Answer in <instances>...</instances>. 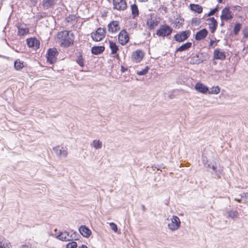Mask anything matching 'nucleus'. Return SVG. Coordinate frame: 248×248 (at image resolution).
<instances>
[{"mask_svg":"<svg viewBox=\"0 0 248 248\" xmlns=\"http://www.w3.org/2000/svg\"><path fill=\"white\" fill-rule=\"evenodd\" d=\"M56 38L60 46L68 47L74 44L75 36L71 31H62L57 33Z\"/></svg>","mask_w":248,"mask_h":248,"instance_id":"obj_1","label":"nucleus"},{"mask_svg":"<svg viewBox=\"0 0 248 248\" xmlns=\"http://www.w3.org/2000/svg\"><path fill=\"white\" fill-rule=\"evenodd\" d=\"M172 28L166 24L161 25L156 31V35L159 37H165L170 35L172 32Z\"/></svg>","mask_w":248,"mask_h":248,"instance_id":"obj_2","label":"nucleus"},{"mask_svg":"<svg viewBox=\"0 0 248 248\" xmlns=\"http://www.w3.org/2000/svg\"><path fill=\"white\" fill-rule=\"evenodd\" d=\"M106 30L104 28H98L96 31L91 34L93 40L96 42H99L103 40L106 36Z\"/></svg>","mask_w":248,"mask_h":248,"instance_id":"obj_3","label":"nucleus"},{"mask_svg":"<svg viewBox=\"0 0 248 248\" xmlns=\"http://www.w3.org/2000/svg\"><path fill=\"white\" fill-rule=\"evenodd\" d=\"M58 54L59 53L56 48L53 47L48 49L46 53L47 62L50 64L55 63L56 62Z\"/></svg>","mask_w":248,"mask_h":248,"instance_id":"obj_4","label":"nucleus"},{"mask_svg":"<svg viewBox=\"0 0 248 248\" xmlns=\"http://www.w3.org/2000/svg\"><path fill=\"white\" fill-rule=\"evenodd\" d=\"M145 56V52L141 49H137L131 54V61L134 63H139Z\"/></svg>","mask_w":248,"mask_h":248,"instance_id":"obj_5","label":"nucleus"},{"mask_svg":"<svg viewBox=\"0 0 248 248\" xmlns=\"http://www.w3.org/2000/svg\"><path fill=\"white\" fill-rule=\"evenodd\" d=\"M233 17V14L230 10V7H225L221 11L220 19L222 21H228L231 20Z\"/></svg>","mask_w":248,"mask_h":248,"instance_id":"obj_6","label":"nucleus"},{"mask_svg":"<svg viewBox=\"0 0 248 248\" xmlns=\"http://www.w3.org/2000/svg\"><path fill=\"white\" fill-rule=\"evenodd\" d=\"M129 34L125 30H121L118 34V42L122 46L126 45L129 42Z\"/></svg>","mask_w":248,"mask_h":248,"instance_id":"obj_7","label":"nucleus"},{"mask_svg":"<svg viewBox=\"0 0 248 248\" xmlns=\"http://www.w3.org/2000/svg\"><path fill=\"white\" fill-rule=\"evenodd\" d=\"M181 224V221L179 218L173 216L171 219V222L168 224V228L170 230L174 231L178 230Z\"/></svg>","mask_w":248,"mask_h":248,"instance_id":"obj_8","label":"nucleus"},{"mask_svg":"<svg viewBox=\"0 0 248 248\" xmlns=\"http://www.w3.org/2000/svg\"><path fill=\"white\" fill-rule=\"evenodd\" d=\"M190 34V31H183L176 34L174 36V39L176 42H182L186 40L189 37Z\"/></svg>","mask_w":248,"mask_h":248,"instance_id":"obj_9","label":"nucleus"},{"mask_svg":"<svg viewBox=\"0 0 248 248\" xmlns=\"http://www.w3.org/2000/svg\"><path fill=\"white\" fill-rule=\"evenodd\" d=\"M121 29L119 22L116 20L111 21L108 25V31L111 33L117 32Z\"/></svg>","mask_w":248,"mask_h":248,"instance_id":"obj_10","label":"nucleus"},{"mask_svg":"<svg viewBox=\"0 0 248 248\" xmlns=\"http://www.w3.org/2000/svg\"><path fill=\"white\" fill-rule=\"evenodd\" d=\"M113 9L118 11L124 10L127 7L126 0H113Z\"/></svg>","mask_w":248,"mask_h":248,"instance_id":"obj_11","label":"nucleus"},{"mask_svg":"<svg viewBox=\"0 0 248 248\" xmlns=\"http://www.w3.org/2000/svg\"><path fill=\"white\" fill-rule=\"evenodd\" d=\"M158 24L159 21L155 17L151 16L146 19V25L150 30L155 29Z\"/></svg>","mask_w":248,"mask_h":248,"instance_id":"obj_12","label":"nucleus"},{"mask_svg":"<svg viewBox=\"0 0 248 248\" xmlns=\"http://www.w3.org/2000/svg\"><path fill=\"white\" fill-rule=\"evenodd\" d=\"M209 28L212 33H214L217 27V22L214 17H209L206 19Z\"/></svg>","mask_w":248,"mask_h":248,"instance_id":"obj_13","label":"nucleus"},{"mask_svg":"<svg viewBox=\"0 0 248 248\" xmlns=\"http://www.w3.org/2000/svg\"><path fill=\"white\" fill-rule=\"evenodd\" d=\"M226 58V56L224 51L218 48L214 50L213 53V59L214 60H224Z\"/></svg>","mask_w":248,"mask_h":248,"instance_id":"obj_14","label":"nucleus"},{"mask_svg":"<svg viewBox=\"0 0 248 248\" xmlns=\"http://www.w3.org/2000/svg\"><path fill=\"white\" fill-rule=\"evenodd\" d=\"M27 44L29 47L38 49L40 46V42L35 38H30L26 40Z\"/></svg>","mask_w":248,"mask_h":248,"instance_id":"obj_15","label":"nucleus"},{"mask_svg":"<svg viewBox=\"0 0 248 248\" xmlns=\"http://www.w3.org/2000/svg\"><path fill=\"white\" fill-rule=\"evenodd\" d=\"M195 89L201 93H208L209 89L208 87L201 82H198L195 84Z\"/></svg>","mask_w":248,"mask_h":248,"instance_id":"obj_16","label":"nucleus"},{"mask_svg":"<svg viewBox=\"0 0 248 248\" xmlns=\"http://www.w3.org/2000/svg\"><path fill=\"white\" fill-rule=\"evenodd\" d=\"M56 154L59 156L65 157L68 154L67 149H64L63 147L57 146L53 148Z\"/></svg>","mask_w":248,"mask_h":248,"instance_id":"obj_17","label":"nucleus"},{"mask_svg":"<svg viewBox=\"0 0 248 248\" xmlns=\"http://www.w3.org/2000/svg\"><path fill=\"white\" fill-rule=\"evenodd\" d=\"M17 29V34L19 36H24L29 33V29L27 27H24L21 24L18 23L16 25Z\"/></svg>","mask_w":248,"mask_h":248,"instance_id":"obj_18","label":"nucleus"},{"mask_svg":"<svg viewBox=\"0 0 248 248\" xmlns=\"http://www.w3.org/2000/svg\"><path fill=\"white\" fill-rule=\"evenodd\" d=\"M208 33V31L206 29H203L196 33L195 38L197 41L204 39L207 36Z\"/></svg>","mask_w":248,"mask_h":248,"instance_id":"obj_19","label":"nucleus"},{"mask_svg":"<svg viewBox=\"0 0 248 248\" xmlns=\"http://www.w3.org/2000/svg\"><path fill=\"white\" fill-rule=\"evenodd\" d=\"M109 47L111 49V54L112 55H114V57H118L119 55L117 54V52L119 50V48L118 46L116 45L115 42H114L112 41L109 40Z\"/></svg>","mask_w":248,"mask_h":248,"instance_id":"obj_20","label":"nucleus"},{"mask_svg":"<svg viewBox=\"0 0 248 248\" xmlns=\"http://www.w3.org/2000/svg\"><path fill=\"white\" fill-rule=\"evenodd\" d=\"M79 231L81 234L85 237L88 238L92 234L91 231L86 226H81L79 228Z\"/></svg>","mask_w":248,"mask_h":248,"instance_id":"obj_21","label":"nucleus"},{"mask_svg":"<svg viewBox=\"0 0 248 248\" xmlns=\"http://www.w3.org/2000/svg\"><path fill=\"white\" fill-rule=\"evenodd\" d=\"M56 238L62 241H68L72 240V237L67 232H61Z\"/></svg>","mask_w":248,"mask_h":248,"instance_id":"obj_22","label":"nucleus"},{"mask_svg":"<svg viewBox=\"0 0 248 248\" xmlns=\"http://www.w3.org/2000/svg\"><path fill=\"white\" fill-rule=\"evenodd\" d=\"M189 8L191 11L197 14H201L203 11V8L202 6L198 4L191 3L189 5Z\"/></svg>","mask_w":248,"mask_h":248,"instance_id":"obj_23","label":"nucleus"},{"mask_svg":"<svg viewBox=\"0 0 248 248\" xmlns=\"http://www.w3.org/2000/svg\"><path fill=\"white\" fill-rule=\"evenodd\" d=\"M56 0H43L42 5L45 9H49L53 7L56 4Z\"/></svg>","mask_w":248,"mask_h":248,"instance_id":"obj_24","label":"nucleus"},{"mask_svg":"<svg viewBox=\"0 0 248 248\" xmlns=\"http://www.w3.org/2000/svg\"><path fill=\"white\" fill-rule=\"evenodd\" d=\"M105 50L104 46H93L92 47L91 52L94 55H98Z\"/></svg>","mask_w":248,"mask_h":248,"instance_id":"obj_25","label":"nucleus"},{"mask_svg":"<svg viewBox=\"0 0 248 248\" xmlns=\"http://www.w3.org/2000/svg\"><path fill=\"white\" fill-rule=\"evenodd\" d=\"M173 27L176 29H179L184 24V19L180 17H177L174 21Z\"/></svg>","mask_w":248,"mask_h":248,"instance_id":"obj_26","label":"nucleus"},{"mask_svg":"<svg viewBox=\"0 0 248 248\" xmlns=\"http://www.w3.org/2000/svg\"><path fill=\"white\" fill-rule=\"evenodd\" d=\"M24 67V62L20 59H17L14 62V68L16 70H21Z\"/></svg>","mask_w":248,"mask_h":248,"instance_id":"obj_27","label":"nucleus"},{"mask_svg":"<svg viewBox=\"0 0 248 248\" xmlns=\"http://www.w3.org/2000/svg\"><path fill=\"white\" fill-rule=\"evenodd\" d=\"M131 10L132 12V15L134 18L139 16V12L137 5L135 4L132 5L131 6Z\"/></svg>","mask_w":248,"mask_h":248,"instance_id":"obj_28","label":"nucleus"},{"mask_svg":"<svg viewBox=\"0 0 248 248\" xmlns=\"http://www.w3.org/2000/svg\"><path fill=\"white\" fill-rule=\"evenodd\" d=\"M192 45V43L190 42H187L185 44H183L181 46H180L178 48H177V51H183L186 50L188 49Z\"/></svg>","mask_w":248,"mask_h":248,"instance_id":"obj_29","label":"nucleus"},{"mask_svg":"<svg viewBox=\"0 0 248 248\" xmlns=\"http://www.w3.org/2000/svg\"><path fill=\"white\" fill-rule=\"evenodd\" d=\"M220 92V89L218 86H216L215 87H212L210 90H209L208 93L209 94H217L219 93Z\"/></svg>","mask_w":248,"mask_h":248,"instance_id":"obj_30","label":"nucleus"},{"mask_svg":"<svg viewBox=\"0 0 248 248\" xmlns=\"http://www.w3.org/2000/svg\"><path fill=\"white\" fill-rule=\"evenodd\" d=\"M77 62L82 67L84 66V60L82 54H80L76 60Z\"/></svg>","mask_w":248,"mask_h":248,"instance_id":"obj_31","label":"nucleus"},{"mask_svg":"<svg viewBox=\"0 0 248 248\" xmlns=\"http://www.w3.org/2000/svg\"><path fill=\"white\" fill-rule=\"evenodd\" d=\"M241 24L239 23H237L235 24L233 28V33L235 35H238L239 32L240 31L241 28Z\"/></svg>","mask_w":248,"mask_h":248,"instance_id":"obj_32","label":"nucleus"},{"mask_svg":"<svg viewBox=\"0 0 248 248\" xmlns=\"http://www.w3.org/2000/svg\"><path fill=\"white\" fill-rule=\"evenodd\" d=\"M150 68L149 66H146L144 69H142L141 71H138L137 72V74L139 76H143L145 75L148 73Z\"/></svg>","mask_w":248,"mask_h":248,"instance_id":"obj_33","label":"nucleus"},{"mask_svg":"<svg viewBox=\"0 0 248 248\" xmlns=\"http://www.w3.org/2000/svg\"><path fill=\"white\" fill-rule=\"evenodd\" d=\"M93 145L96 149H98L102 147V142L99 140H94Z\"/></svg>","mask_w":248,"mask_h":248,"instance_id":"obj_34","label":"nucleus"},{"mask_svg":"<svg viewBox=\"0 0 248 248\" xmlns=\"http://www.w3.org/2000/svg\"><path fill=\"white\" fill-rule=\"evenodd\" d=\"M228 216L232 218H237L238 216V213L236 211H230L228 212Z\"/></svg>","mask_w":248,"mask_h":248,"instance_id":"obj_35","label":"nucleus"},{"mask_svg":"<svg viewBox=\"0 0 248 248\" xmlns=\"http://www.w3.org/2000/svg\"><path fill=\"white\" fill-rule=\"evenodd\" d=\"M19 248H36V247L31 243L28 242L22 245Z\"/></svg>","mask_w":248,"mask_h":248,"instance_id":"obj_36","label":"nucleus"},{"mask_svg":"<svg viewBox=\"0 0 248 248\" xmlns=\"http://www.w3.org/2000/svg\"><path fill=\"white\" fill-rule=\"evenodd\" d=\"M77 244L75 241L68 243L66 245V248H77Z\"/></svg>","mask_w":248,"mask_h":248,"instance_id":"obj_37","label":"nucleus"},{"mask_svg":"<svg viewBox=\"0 0 248 248\" xmlns=\"http://www.w3.org/2000/svg\"><path fill=\"white\" fill-rule=\"evenodd\" d=\"M218 6H217L216 8L212 9L207 14V16H209L212 15H214L216 12L218 11Z\"/></svg>","mask_w":248,"mask_h":248,"instance_id":"obj_38","label":"nucleus"},{"mask_svg":"<svg viewBox=\"0 0 248 248\" xmlns=\"http://www.w3.org/2000/svg\"><path fill=\"white\" fill-rule=\"evenodd\" d=\"M109 226L112 230H113L114 232H117L118 228L116 224L113 222H111L109 223Z\"/></svg>","mask_w":248,"mask_h":248,"instance_id":"obj_39","label":"nucleus"},{"mask_svg":"<svg viewBox=\"0 0 248 248\" xmlns=\"http://www.w3.org/2000/svg\"><path fill=\"white\" fill-rule=\"evenodd\" d=\"M76 19V16L75 15H69L66 18L67 21L69 22Z\"/></svg>","mask_w":248,"mask_h":248,"instance_id":"obj_40","label":"nucleus"},{"mask_svg":"<svg viewBox=\"0 0 248 248\" xmlns=\"http://www.w3.org/2000/svg\"><path fill=\"white\" fill-rule=\"evenodd\" d=\"M243 35L244 38H248V28H245L243 30Z\"/></svg>","mask_w":248,"mask_h":248,"instance_id":"obj_41","label":"nucleus"},{"mask_svg":"<svg viewBox=\"0 0 248 248\" xmlns=\"http://www.w3.org/2000/svg\"><path fill=\"white\" fill-rule=\"evenodd\" d=\"M0 248H12V246L10 243L6 242V243L3 244V245L0 246Z\"/></svg>","mask_w":248,"mask_h":248,"instance_id":"obj_42","label":"nucleus"},{"mask_svg":"<svg viewBox=\"0 0 248 248\" xmlns=\"http://www.w3.org/2000/svg\"><path fill=\"white\" fill-rule=\"evenodd\" d=\"M233 9L234 10H236L238 12H240L242 10V7L239 5H236L233 6Z\"/></svg>","mask_w":248,"mask_h":248,"instance_id":"obj_43","label":"nucleus"},{"mask_svg":"<svg viewBox=\"0 0 248 248\" xmlns=\"http://www.w3.org/2000/svg\"><path fill=\"white\" fill-rule=\"evenodd\" d=\"M241 198H245L246 200L248 201V192L243 193L241 195Z\"/></svg>","mask_w":248,"mask_h":248,"instance_id":"obj_44","label":"nucleus"},{"mask_svg":"<svg viewBox=\"0 0 248 248\" xmlns=\"http://www.w3.org/2000/svg\"><path fill=\"white\" fill-rule=\"evenodd\" d=\"M128 70V68L127 67H125L123 65H121V71L122 73H124L125 71Z\"/></svg>","mask_w":248,"mask_h":248,"instance_id":"obj_45","label":"nucleus"},{"mask_svg":"<svg viewBox=\"0 0 248 248\" xmlns=\"http://www.w3.org/2000/svg\"><path fill=\"white\" fill-rule=\"evenodd\" d=\"M215 44V45H217V43L215 41H214L213 40H211L210 41V43H209V46H212Z\"/></svg>","mask_w":248,"mask_h":248,"instance_id":"obj_46","label":"nucleus"},{"mask_svg":"<svg viewBox=\"0 0 248 248\" xmlns=\"http://www.w3.org/2000/svg\"><path fill=\"white\" fill-rule=\"evenodd\" d=\"M79 248H88V247L86 245H82L79 247Z\"/></svg>","mask_w":248,"mask_h":248,"instance_id":"obj_47","label":"nucleus"},{"mask_svg":"<svg viewBox=\"0 0 248 248\" xmlns=\"http://www.w3.org/2000/svg\"><path fill=\"white\" fill-rule=\"evenodd\" d=\"M235 201H237L238 202L241 203L242 202V199H235Z\"/></svg>","mask_w":248,"mask_h":248,"instance_id":"obj_48","label":"nucleus"},{"mask_svg":"<svg viewBox=\"0 0 248 248\" xmlns=\"http://www.w3.org/2000/svg\"><path fill=\"white\" fill-rule=\"evenodd\" d=\"M244 49L247 53H248V45L245 47Z\"/></svg>","mask_w":248,"mask_h":248,"instance_id":"obj_49","label":"nucleus"},{"mask_svg":"<svg viewBox=\"0 0 248 248\" xmlns=\"http://www.w3.org/2000/svg\"><path fill=\"white\" fill-rule=\"evenodd\" d=\"M196 21H197V18H193L192 20V23L196 22Z\"/></svg>","mask_w":248,"mask_h":248,"instance_id":"obj_50","label":"nucleus"},{"mask_svg":"<svg viewBox=\"0 0 248 248\" xmlns=\"http://www.w3.org/2000/svg\"><path fill=\"white\" fill-rule=\"evenodd\" d=\"M148 0H139V1L140 2H145L147 1Z\"/></svg>","mask_w":248,"mask_h":248,"instance_id":"obj_51","label":"nucleus"},{"mask_svg":"<svg viewBox=\"0 0 248 248\" xmlns=\"http://www.w3.org/2000/svg\"><path fill=\"white\" fill-rule=\"evenodd\" d=\"M223 1V0H218V2L219 3H222Z\"/></svg>","mask_w":248,"mask_h":248,"instance_id":"obj_52","label":"nucleus"},{"mask_svg":"<svg viewBox=\"0 0 248 248\" xmlns=\"http://www.w3.org/2000/svg\"><path fill=\"white\" fill-rule=\"evenodd\" d=\"M42 17H43V16H40V17H38V19H41V18H42Z\"/></svg>","mask_w":248,"mask_h":248,"instance_id":"obj_53","label":"nucleus"}]
</instances>
